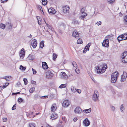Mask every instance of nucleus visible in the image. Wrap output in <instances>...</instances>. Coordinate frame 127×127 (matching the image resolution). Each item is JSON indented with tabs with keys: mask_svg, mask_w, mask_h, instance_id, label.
Segmentation results:
<instances>
[{
	"mask_svg": "<svg viewBox=\"0 0 127 127\" xmlns=\"http://www.w3.org/2000/svg\"><path fill=\"white\" fill-rule=\"evenodd\" d=\"M73 121L75 122H76L77 120V118H74L73 119Z\"/></svg>",
	"mask_w": 127,
	"mask_h": 127,
	"instance_id": "59",
	"label": "nucleus"
},
{
	"mask_svg": "<svg viewBox=\"0 0 127 127\" xmlns=\"http://www.w3.org/2000/svg\"><path fill=\"white\" fill-rule=\"evenodd\" d=\"M44 98H48V96H44L42 97Z\"/></svg>",
	"mask_w": 127,
	"mask_h": 127,
	"instance_id": "61",
	"label": "nucleus"
},
{
	"mask_svg": "<svg viewBox=\"0 0 127 127\" xmlns=\"http://www.w3.org/2000/svg\"><path fill=\"white\" fill-rule=\"evenodd\" d=\"M127 76V74L126 72L125 71H124L123 75L121 76V81L124 82L125 81Z\"/></svg>",
	"mask_w": 127,
	"mask_h": 127,
	"instance_id": "7",
	"label": "nucleus"
},
{
	"mask_svg": "<svg viewBox=\"0 0 127 127\" xmlns=\"http://www.w3.org/2000/svg\"><path fill=\"white\" fill-rule=\"evenodd\" d=\"M85 49H87V50L88 51L89 50V48H88V47L87 45L85 48Z\"/></svg>",
	"mask_w": 127,
	"mask_h": 127,
	"instance_id": "57",
	"label": "nucleus"
},
{
	"mask_svg": "<svg viewBox=\"0 0 127 127\" xmlns=\"http://www.w3.org/2000/svg\"><path fill=\"white\" fill-rule=\"evenodd\" d=\"M124 20L126 22H127V15L124 17Z\"/></svg>",
	"mask_w": 127,
	"mask_h": 127,
	"instance_id": "55",
	"label": "nucleus"
},
{
	"mask_svg": "<svg viewBox=\"0 0 127 127\" xmlns=\"http://www.w3.org/2000/svg\"><path fill=\"white\" fill-rule=\"evenodd\" d=\"M107 68V66L106 64H104L102 65H98L96 67L97 73L100 74L104 73Z\"/></svg>",
	"mask_w": 127,
	"mask_h": 127,
	"instance_id": "1",
	"label": "nucleus"
},
{
	"mask_svg": "<svg viewBox=\"0 0 127 127\" xmlns=\"http://www.w3.org/2000/svg\"><path fill=\"white\" fill-rule=\"evenodd\" d=\"M38 8L40 10H41L43 12V11L42 10V8L41 6L40 5H38Z\"/></svg>",
	"mask_w": 127,
	"mask_h": 127,
	"instance_id": "52",
	"label": "nucleus"
},
{
	"mask_svg": "<svg viewBox=\"0 0 127 127\" xmlns=\"http://www.w3.org/2000/svg\"><path fill=\"white\" fill-rule=\"evenodd\" d=\"M37 19V20L38 24L39 25H40L41 24L42 19L39 16H38L36 17Z\"/></svg>",
	"mask_w": 127,
	"mask_h": 127,
	"instance_id": "22",
	"label": "nucleus"
},
{
	"mask_svg": "<svg viewBox=\"0 0 127 127\" xmlns=\"http://www.w3.org/2000/svg\"><path fill=\"white\" fill-rule=\"evenodd\" d=\"M90 122L88 118H86L83 121V125L85 126H88L90 125Z\"/></svg>",
	"mask_w": 127,
	"mask_h": 127,
	"instance_id": "12",
	"label": "nucleus"
},
{
	"mask_svg": "<svg viewBox=\"0 0 127 127\" xmlns=\"http://www.w3.org/2000/svg\"><path fill=\"white\" fill-rule=\"evenodd\" d=\"M74 112L76 113H80L82 112V111L80 108L79 107H77L75 109Z\"/></svg>",
	"mask_w": 127,
	"mask_h": 127,
	"instance_id": "16",
	"label": "nucleus"
},
{
	"mask_svg": "<svg viewBox=\"0 0 127 127\" xmlns=\"http://www.w3.org/2000/svg\"><path fill=\"white\" fill-rule=\"evenodd\" d=\"M122 61L123 63H127V51H125L122 56Z\"/></svg>",
	"mask_w": 127,
	"mask_h": 127,
	"instance_id": "4",
	"label": "nucleus"
},
{
	"mask_svg": "<svg viewBox=\"0 0 127 127\" xmlns=\"http://www.w3.org/2000/svg\"><path fill=\"white\" fill-rule=\"evenodd\" d=\"M23 81H24V84L25 85H26L28 84V81L27 79L24 78L23 79Z\"/></svg>",
	"mask_w": 127,
	"mask_h": 127,
	"instance_id": "38",
	"label": "nucleus"
},
{
	"mask_svg": "<svg viewBox=\"0 0 127 127\" xmlns=\"http://www.w3.org/2000/svg\"><path fill=\"white\" fill-rule=\"evenodd\" d=\"M79 34H80V33L77 32V31L76 30H75L72 33V35L73 36L76 38L79 37Z\"/></svg>",
	"mask_w": 127,
	"mask_h": 127,
	"instance_id": "17",
	"label": "nucleus"
},
{
	"mask_svg": "<svg viewBox=\"0 0 127 127\" xmlns=\"http://www.w3.org/2000/svg\"><path fill=\"white\" fill-rule=\"evenodd\" d=\"M23 101V99L21 97H19L18 98V101L19 103H21Z\"/></svg>",
	"mask_w": 127,
	"mask_h": 127,
	"instance_id": "39",
	"label": "nucleus"
},
{
	"mask_svg": "<svg viewBox=\"0 0 127 127\" xmlns=\"http://www.w3.org/2000/svg\"><path fill=\"white\" fill-rule=\"evenodd\" d=\"M56 114L55 113H53L51 115V118L53 120H55L56 119V117L55 115Z\"/></svg>",
	"mask_w": 127,
	"mask_h": 127,
	"instance_id": "30",
	"label": "nucleus"
},
{
	"mask_svg": "<svg viewBox=\"0 0 127 127\" xmlns=\"http://www.w3.org/2000/svg\"><path fill=\"white\" fill-rule=\"evenodd\" d=\"M121 38L123 40H125L127 39V33L126 34H124L120 35Z\"/></svg>",
	"mask_w": 127,
	"mask_h": 127,
	"instance_id": "20",
	"label": "nucleus"
},
{
	"mask_svg": "<svg viewBox=\"0 0 127 127\" xmlns=\"http://www.w3.org/2000/svg\"><path fill=\"white\" fill-rule=\"evenodd\" d=\"M42 4L44 5H46L47 2V0H41Z\"/></svg>",
	"mask_w": 127,
	"mask_h": 127,
	"instance_id": "28",
	"label": "nucleus"
},
{
	"mask_svg": "<svg viewBox=\"0 0 127 127\" xmlns=\"http://www.w3.org/2000/svg\"><path fill=\"white\" fill-rule=\"evenodd\" d=\"M32 70L33 71V74H36V70H35L33 68H32Z\"/></svg>",
	"mask_w": 127,
	"mask_h": 127,
	"instance_id": "50",
	"label": "nucleus"
},
{
	"mask_svg": "<svg viewBox=\"0 0 127 127\" xmlns=\"http://www.w3.org/2000/svg\"><path fill=\"white\" fill-rule=\"evenodd\" d=\"M83 42L82 40L81 39H78L77 41V43L78 44H81Z\"/></svg>",
	"mask_w": 127,
	"mask_h": 127,
	"instance_id": "31",
	"label": "nucleus"
},
{
	"mask_svg": "<svg viewBox=\"0 0 127 127\" xmlns=\"http://www.w3.org/2000/svg\"><path fill=\"white\" fill-rule=\"evenodd\" d=\"M55 107L56 104H54L52 105V106L51 108V111L54 112L55 111Z\"/></svg>",
	"mask_w": 127,
	"mask_h": 127,
	"instance_id": "21",
	"label": "nucleus"
},
{
	"mask_svg": "<svg viewBox=\"0 0 127 127\" xmlns=\"http://www.w3.org/2000/svg\"><path fill=\"white\" fill-rule=\"evenodd\" d=\"M70 102L68 100H64L62 104V106L64 107H66L68 106Z\"/></svg>",
	"mask_w": 127,
	"mask_h": 127,
	"instance_id": "11",
	"label": "nucleus"
},
{
	"mask_svg": "<svg viewBox=\"0 0 127 127\" xmlns=\"http://www.w3.org/2000/svg\"><path fill=\"white\" fill-rule=\"evenodd\" d=\"M115 1V0H107L108 3L111 4H112Z\"/></svg>",
	"mask_w": 127,
	"mask_h": 127,
	"instance_id": "40",
	"label": "nucleus"
},
{
	"mask_svg": "<svg viewBox=\"0 0 127 127\" xmlns=\"http://www.w3.org/2000/svg\"><path fill=\"white\" fill-rule=\"evenodd\" d=\"M87 50H87V49H85L84 48V50H83V53H86V51Z\"/></svg>",
	"mask_w": 127,
	"mask_h": 127,
	"instance_id": "60",
	"label": "nucleus"
},
{
	"mask_svg": "<svg viewBox=\"0 0 127 127\" xmlns=\"http://www.w3.org/2000/svg\"><path fill=\"white\" fill-rule=\"evenodd\" d=\"M91 45V42H90L88 43V44L87 45L88 47V48H89L90 46Z\"/></svg>",
	"mask_w": 127,
	"mask_h": 127,
	"instance_id": "56",
	"label": "nucleus"
},
{
	"mask_svg": "<svg viewBox=\"0 0 127 127\" xmlns=\"http://www.w3.org/2000/svg\"><path fill=\"white\" fill-rule=\"evenodd\" d=\"M9 85V83H5V85L4 86H3V89H4L6 88L7 86H8Z\"/></svg>",
	"mask_w": 127,
	"mask_h": 127,
	"instance_id": "44",
	"label": "nucleus"
},
{
	"mask_svg": "<svg viewBox=\"0 0 127 127\" xmlns=\"http://www.w3.org/2000/svg\"><path fill=\"white\" fill-rule=\"evenodd\" d=\"M8 0H0L1 2L2 3H4L8 1Z\"/></svg>",
	"mask_w": 127,
	"mask_h": 127,
	"instance_id": "46",
	"label": "nucleus"
},
{
	"mask_svg": "<svg viewBox=\"0 0 127 127\" xmlns=\"http://www.w3.org/2000/svg\"><path fill=\"white\" fill-rule=\"evenodd\" d=\"M35 90V89L34 87L31 88L30 89L29 92L31 93L33 92Z\"/></svg>",
	"mask_w": 127,
	"mask_h": 127,
	"instance_id": "33",
	"label": "nucleus"
},
{
	"mask_svg": "<svg viewBox=\"0 0 127 127\" xmlns=\"http://www.w3.org/2000/svg\"><path fill=\"white\" fill-rule=\"evenodd\" d=\"M31 83L32 84H35L36 83V82L33 81H32Z\"/></svg>",
	"mask_w": 127,
	"mask_h": 127,
	"instance_id": "58",
	"label": "nucleus"
},
{
	"mask_svg": "<svg viewBox=\"0 0 127 127\" xmlns=\"http://www.w3.org/2000/svg\"><path fill=\"white\" fill-rule=\"evenodd\" d=\"M26 67H24L22 65H21L20 66L19 69L23 71H24L26 69Z\"/></svg>",
	"mask_w": 127,
	"mask_h": 127,
	"instance_id": "29",
	"label": "nucleus"
},
{
	"mask_svg": "<svg viewBox=\"0 0 127 127\" xmlns=\"http://www.w3.org/2000/svg\"><path fill=\"white\" fill-rule=\"evenodd\" d=\"M25 54V51L23 48H22L19 52V56L20 58L23 59L24 57Z\"/></svg>",
	"mask_w": 127,
	"mask_h": 127,
	"instance_id": "9",
	"label": "nucleus"
},
{
	"mask_svg": "<svg viewBox=\"0 0 127 127\" xmlns=\"http://www.w3.org/2000/svg\"><path fill=\"white\" fill-rule=\"evenodd\" d=\"M76 89L75 87L73 86H72L71 88V90L72 92L75 93L76 92Z\"/></svg>",
	"mask_w": 127,
	"mask_h": 127,
	"instance_id": "23",
	"label": "nucleus"
},
{
	"mask_svg": "<svg viewBox=\"0 0 127 127\" xmlns=\"http://www.w3.org/2000/svg\"><path fill=\"white\" fill-rule=\"evenodd\" d=\"M123 108H124V107L123 106V105H121V107H120V110H121V112L123 111Z\"/></svg>",
	"mask_w": 127,
	"mask_h": 127,
	"instance_id": "49",
	"label": "nucleus"
},
{
	"mask_svg": "<svg viewBox=\"0 0 127 127\" xmlns=\"http://www.w3.org/2000/svg\"><path fill=\"white\" fill-rule=\"evenodd\" d=\"M3 121L4 122H6L7 121V118H3L2 119Z\"/></svg>",
	"mask_w": 127,
	"mask_h": 127,
	"instance_id": "53",
	"label": "nucleus"
},
{
	"mask_svg": "<svg viewBox=\"0 0 127 127\" xmlns=\"http://www.w3.org/2000/svg\"><path fill=\"white\" fill-rule=\"evenodd\" d=\"M63 12L64 14H67L69 12V7L68 6L66 5L62 7Z\"/></svg>",
	"mask_w": 127,
	"mask_h": 127,
	"instance_id": "5",
	"label": "nucleus"
},
{
	"mask_svg": "<svg viewBox=\"0 0 127 127\" xmlns=\"http://www.w3.org/2000/svg\"><path fill=\"white\" fill-rule=\"evenodd\" d=\"M91 108H90L88 109L84 110H83L84 112L86 113H89L91 112Z\"/></svg>",
	"mask_w": 127,
	"mask_h": 127,
	"instance_id": "27",
	"label": "nucleus"
},
{
	"mask_svg": "<svg viewBox=\"0 0 127 127\" xmlns=\"http://www.w3.org/2000/svg\"><path fill=\"white\" fill-rule=\"evenodd\" d=\"M30 127H36L34 123H30L29 124Z\"/></svg>",
	"mask_w": 127,
	"mask_h": 127,
	"instance_id": "37",
	"label": "nucleus"
},
{
	"mask_svg": "<svg viewBox=\"0 0 127 127\" xmlns=\"http://www.w3.org/2000/svg\"><path fill=\"white\" fill-rule=\"evenodd\" d=\"M76 91V92H77L79 94H80L81 92V90L79 89H77Z\"/></svg>",
	"mask_w": 127,
	"mask_h": 127,
	"instance_id": "47",
	"label": "nucleus"
},
{
	"mask_svg": "<svg viewBox=\"0 0 127 127\" xmlns=\"http://www.w3.org/2000/svg\"><path fill=\"white\" fill-rule=\"evenodd\" d=\"M83 14L82 13H80L81 16L79 18L80 20H84V18L87 15V14L86 13H84Z\"/></svg>",
	"mask_w": 127,
	"mask_h": 127,
	"instance_id": "18",
	"label": "nucleus"
},
{
	"mask_svg": "<svg viewBox=\"0 0 127 127\" xmlns=\"http://www.w3.org/2000/svg\"><path fill=\"white\" fill-rule=\"evenodd\" d=\"M59 25V27L61 28V29L64 30L65 29V25L63 23H61Z\"/></svg>",
	"mask_w": 127,
	"mask_h": 127,
	"instance_id": "19",
	"label": "nucleus"
},
{
	"mask_svg": "<svg viewBox=\"0 0 127 127\" xmlns=\"http://www.w3.org/2000/svg\"><path fill=\"white\" fill-rule=\"evenodd\" d=\"M96 24L98 25V26L100 25L101 24V21H99L98 22H97L96 23Z\"/></svg>",
	"mask_w": 127,
	"mask_h": 127,
	"instance_id": "51",
	"label": "nucleus"
},
{
	"mask_svg": "<svg viewBox=\"0 0 127 127\" xmlns=\"http://www.w3.org/2000/svg\"><path fill=\"white\" fill-rule=\"evenodd\" d=\"M85 8L84 7H83L82 8L81 12V13H82L83 14H84V13H86L85 12Z\"/></svg>",
	"mask_w": 127,
	"mask_h": 127,
	"instance_id": "34",
	"label": "nucleus"
},
{
	"mask_svg": "<svg viewBox=\"0 0 127 127\" xmlns=\"http://www.w3.org/2000/svg\"><path fill=\"white\" fill-rule=\"evenodd\" d=\"M111 108L112 109V110L113 111H114L115 110V107L113 106H111Z\"/></svg>",
	"mask_w": 127,
	"mask_h": 127,
	"instance_id": "54",
	"label": "nucleus"
},
{
	"mask_svg": "<svg viewBox=\"0 0 127 127\" xmlns=\"http://www.w3.org/2000/svg\"><path fill=\"white\" fill-rule=\"evenodd\" d=\"M6 25L7 26L9 29H11L12 27V26L10 22H7L6 24Z\"/></svg>",
	"mask_w": 127,
	"mask_h": 127,
	"instance_id": "24",
	"label": "nucleus"
},
{
	"mask_svg": "<svg viewBox=\"0 0 127 127\" xmlns=\"http://www.w3.org/2000/svg\"><path fill=\"white\" fill-rule=\"evenodd\" d=\"M62 118L63 121H64L65 120V118L64 117H62Z\"/></svg>",
	"mask_w": 127,
	"mask_h": 127,
	"instance_id": "63",
	"label": "nucleus"
},
{
	"mask_svg": "<svg viewBox=\"0 0 127 127\" xmlns=\"http://www.w3.org/2000/svg\"><path fill=\"white\" fill-rule=\"evenodd\" d=\"M53 75V74L50 70L47 71L46 73V77L48 79L52 78Z\"/></svg>",
	"mask_w": 127,
	"mask_h": 127,
	"instance_id": "6",
	"label": "nucleus"
},
{
	"mask_svg": "<svg viewBox=\"0 0 127 127\" xmlns=\"http://www.w3.org/2000/svg\"><path fill=\"white\" fill-rule=\"evenodd\" d=\"M99 96V93L97 90L94 91V93L92 97V99L94 101H96L98 99Z\"/></svg>",
	"mask_w": 127,
	"mask_h": 127,
	"instance_id": "3",
	"label": "nucleus"
},
{
	"mask_svg": "<svg viewBox=\"0 0 127 127\" xmlns=\"http://www.w3.org/2000/svg\"><path fill=\"white\" fill-rule=\"evenodd\" d=\"M53 59L54 61H55L56 60V54L55 53L53 54Z\"/></svg>",
	"mask_w": 127,
	"mask_h": 127,
	"instance_id": "45",
	"label": "nucleus"
},
{
	"mask_svg": "<svg viewBox=\"0 0 127 127\" xmlns=\"http://www.w3.org/2000/svg\"><path fill=\"white\" fill-rule=\"evenodd\" d=\"M46 24V25H47V26L48 28H50V26L48 24Z\"/></svg>",
	"mask_w": 127,
	"mask_h": 127,
	"instance_id": "62",
	"label": "nucleus"
},
{
	"mask_svg": "<svg viewBox=\"0 0 127 127\" xmlns=\"http://www.w3.org/2000/svg\"><path fill=\"white\" fill-rule=\"evenodd\" d=\"M31 44L33 48H35L37 44L36 40L35 39H34L32 40Z\"/></svg>",
	"mask_w": 127,
	"mask_h": 127,
	"instance_id": "10",
	"label": "nucleus"
},
{
	"mask_svg": "<svg viewBox=\"0 0 127 127\" xmlns=\"http://www.w3.org/2000/svg\"><path fill=\"white\" fill-rule=\"evenodd\" d=\"M73 23L75 24H79L80 22L77 20H74L73 21Z\"/></svg>",
	"mask_w": 127,
	"mask_h": 127,
	"instance_id": "36",
	"label": "nucleus"
},
{
	"mask_svg": "<svg viewBox=\"0 0 127 127\" xmlns=\"http://www.w3.org/2000/svg\"><path fill=\"white\" fill-rule=\"evenodd\" d=\"M3 79H6L7 81H10L11 78V77L9 76H6L5 77L2 78Z\"/></svg>",
	"mask_w": 127,
	"mask_h": 127,
	"instance_id": "26",
	"label": "nucleus"
},
{
	"mask_svg": "<svg viewBox=\"0 0 127 127\" xmlns=\"http://www.w3.org/2000/svg\"><path fill=\"white\" fill-rule=\"evenodd\" d=\"M103 46L105 47H108L109 46V40L107 39H105L102 43Z\"/></svg>",
	"mask_w": 127,
	"mask_h": 127,
	"instance_id": "8",
	"label": "nucleus"
},
{
	"mask_svg": "<svg viewBox=\"0 0 127 127\" xmlns=\"http://www.w3.org/2000/svg\"><path fill=\"white\" fill-rule=\"evenodd\" d=\"M5 26V25L4 24H1L0 25V28L3 29H4Z\"/></svg>",
	"mask_w": 127,
	"mask_h": 127,
	"instance_id": "35",
	"label": "nucleus"
},
{
	"mask_svg": "<svg viewBox=\"0 0 127 127\" xmlns=\"http://www.w3.org/2000/svg\"><path fill=\"white\" fill-rule=\"evenodd\" d=\"M42 68L44 70H46L48 69V67L47 63L45 62H42Z\"/></svg>",
	"mask_w": 127,
	"mask_h": 127,
	"instance_id": "14",
	"label": "nucleus"
},
{
	"mask_svg": "<svg viewBox=\"0 0 127 127\" xmlns=\"http://www.w3.org/2000/svg\"><path fill=\"white\" fill-rule=\"evenodd\" d=\"M72 64L73 66L75 67L77 66V64L75 62H73L72 63Z\"/></svg>",
	"mask_w": 127,
	"mask_h": 127,
	"instance_id": "41",
	"label": "nucleus"
},
{
	"mask_svg": "<svg viewBox=\"0 0 127 127\" xmlns=\"http://www.w3.org/2000/svg\"><path fill=\"white\" fill-rule=\"evenodd\" d=\"M117 39L119 42L120 41L123 40V39H122V38H121V35H119V36L118 37Z\"/></svg>",
	"mask_w": 127,
	"mask_h": 127,
	"instance_id": "43",
	"label": "nucleus"
},
{
	"mask_svg": "<svg viewBox=\"0 0 127 127\" xmlns=\"http://www.w3.org/2000/svg\"><path fill=\"white\" fill-rule=\"evenodd\" d=\"M44 41L43 40L41 41L40 43V46L41 48H42L44 46Z\"/></svg>",
	"mask_w": 127,
	"mask_h": 127,
	"instance_id": "25",
	"label": "nucleus"
},
{
	"mask_svg": "<svg viewBox=\"0 0 127 127\" xmlns=\"http://www.w3.org/2000/svg\"><path fill=\"white\" fill-rule=\"evenodd\" d=\"M75 71L77 74L79 73L80 72V70L78 68H76L75 70Z\"/></svg>",
	"mask_w": 127,
	"mask_h": 127,
	"instance_id": "42",
	"label": "nucleus"
},
{
	"mask_svg": "<svg viewBox=\"0 0 127 127\" xmlns=\"http://www.w3.org/2000/svg\"><path fill=\"white\" fill-rule=\"evenodd\" d=\"M66 86V84H62L59 86V88H65Z\"/></svg>",
	"mask_w": 127,
	"mask_h": 127,
	"instance_id": "32",
	"label": "nucleus"
},
{
	"mask_svg": "<svg viewBox=\"0 0 127 127\" xmlns=\"http://www.w3.org/2000/svg\"><path fill=\"white\" fill-rule=\"evenodd\" d=\"M2 87L0 86V92L1 91L2 89Z\"/></svg>",
	"mask_w": 127,
	"mask_h": 127,
	"instance_id": "64",
	"label": "nucleus"
},
{
	"mask_svg": "<svg viewBox=\"0 0 127 127\" xmlns=\"http://www.w3.org/2000/svg\"><path fill=\"white\" fill-rule=\"evenodd\" d=\"M119 75L117 72H115L112 74L111 76V81L112 83H114L116 81Z\"/></svg>",
	"mask_w": 127,
	"mask_h": 127,
	"instance_id": "2",
	"label": "nucleus"
},
{
	"mask_svg": "<svg viewBox=\"0 0 127 127\" xmlns=\"http://www.w3.org/2000/svg\"><path fill=\"white\" fill-rule=\"evenodd\" d=\"M48 12L51 14H54L56 13V10L55 9L52 7H50L48 9Z\"/></svg>",
	"mask_w": 127,
	"mask_h": 127,
	"instance_id": "15",
	"label": "nucleus"
},
{
	"mask_svg": "<svg viewBox=\"0 0 127 127\" xmlns=\"http://www.w3.org/2000/svg\"><path fill=\"white\" fill-rule=\"evenodd\" d=\"M16 104H15L12 107V110H14L16 109Z\"/></svg>",
	"mask_w": 127,
	"mask_h": 127,
	"instance_id": "48",
	"label": "nucleus"
},
{
	"mask_svg": "<svg viewBox=\"0 0 127 127\" xmlns=\"http://www.w3.org/2000/svg\"><path fill=\"white\" fill-rule=\"evenodd\" d=\"M60 75L62 78L64 79H66L68 77V76L64 72H63L61 73Z\"/></svg>",
	"mask_w": 127,
	"mask_h": 127,
	"instance_id": "13",
	"label": "nucleus"
}]
</instances>
